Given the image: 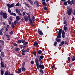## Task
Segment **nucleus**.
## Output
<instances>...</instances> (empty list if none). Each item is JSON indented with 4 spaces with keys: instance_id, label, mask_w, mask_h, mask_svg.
Wrapping results in <instances>:
<instances>
[{
    "instance_id": "obj_11",
    "label": "nucleus",
    "mask_w": 75,
    "mask_h": 75,
    "mask_svg": "<svg viewBox=\"0 0 75 75\" xmlns=\"http://www.w3.org/2000/svg\"><path fill=\"white\" fill-rule=\"evenodd\" d=\"M24 19L25 20V21L26 22L28 21V16H25L24 17Z\"/></svg>"
},
{
    "instance_id": "obj_51",
    "label": "nucleus",
    "mask_w": 75,
    "mask_h": 75,
    "mask_svg": "<svg viewBox=\"0 0 75 75\" xmlns=\"http://www.w3.org/2000/svg\"><path fill=\"white\" fill-rule=\"evenodd\" d=\"M38 3V1H36L34 2V4H37Z\"/></svg>"
},
{
    "instance_id": "obj_13",
    "label": "nucleus",
    "mask_w": 75,
    "mask_h": 75,
    "mask_svg": "<svg viewBox=\"0 0 75 75\" xmlns=\"http://www.w3.org/2000/svg\"><path fill=\"white\" fill-rule=\"evenodd\" d=\"M26 14H27L28 16L29 20H30L31 19V16L30 15V13H27Z\"/></svg>"
},
{
    "instance_id": "obj_63",
    "label": "nucleus",
    "mask_w": 75,
    "mask_h": 75,
    "mask_svg": "<svg viewBox=\"0 0 75 75\" xmlns=\"http://www.w3.org/2000/svg\"><path fill=\"white\" fill-rule=\"evenodd\" d=\"M3 25H6V23H5V22H3Z\"/></svg>"
},
{
    "instance_id": "obj_9",
    "label": "nucleus",
    "mask_w": 75,
    "mask_h": 75,
    "mask_svg": "<svg viewBox=\"0 0 75 75\" xmlns=\"http://www.w3.org/2000/svg\"><path fill=\"white\" fill-rule=\"evenodd\" d=\"M4 64H3V62L2 61H1V67L2 68H4Z\"/></svg>"
},
{
    "instance_id": "obj_30",
    "label": "nucleus",
    "mask_w": 75,
    "mask_h": 75,
    "mask_svg": "<svg viewBox=\"0 0 75 75\" xmlns=\"http://www.w3.org/2000/svg\"><path fill=\"white\" fill-rule=\"evenodd\" d=\"M8 11L11 14V10H10V9L8 8Z\"/></svg>"
},
{
    "instance_id": "obj_54",
    "label": "nucleus",
    "mask_w": 75,
    "mask_h": 75,
    "mask_svg": "<svg viewBox=\"0 0 75 75\" xmlns=\"http://www.w3.org/2000/svg\"><path fill=\"white\" fill-rule=\"evenodd\" d=\"M68 61H69V62H70V57H69L68 58Z\"/></svg>"
},
{
    "instance_id": "obj_23",
    "label": "nucleus",
    "mask_w": 75,
    "mask_h": 75,
    "mask_svg": "<svg viewBox=\"0 0 75 75\" xmlns=\"http://www.w3.org/2000/svg\"><path fill=\"white\" fill-rule=\"evenodd\" d=\"M22 71H25V69L24 68V66L22 67Z\"/></svg>"
},
{
    "instance_id": "obj_39",
    "label": "nucleus",
    "mask_w": 75,
    "mask_h": 75,
    "mask_svg": "<svg viewBox=\"0 0 75 75\" xmlns=\"http://www.w3.org/2000/svg\"><path fill=\"white\" fill-rule=\"evenodd\" d=\"M57 38H61V36L60 35H58L57 36Z\"/></svg>"
},
{
    "instance_id": "obj_4",
    "label": "nucleus",
    "mask_w": 75,
    "mask_h": 75,
    "mask_svg": "<svg viewBox=\"0 0 75 75\" xmlns=\"http://www.w3.org/2000/svg\"><path fill=\"white\" fill-rule=\"evenodd\" d=\"M2 16L3 17V18H4L5 19H6V18H7V17H8L7 14H6L4 12L3 13Z\"/></svg>"
},
{
    "instance_id": "obj_50",
    "label": "nucleus",
    "mask_w": 75,
    "mask_h": 75,
    "mask_svg": "<svg viewBox=\"0 0 75 75\" xmlns=\"http://www.w3.org/2000/svg\"><path fill=\"white\" fill-rule=\"evenodd\" d=\"M73 15H74V16H75V9H74Z\"/></svg>"
},
{
    "instance_id": "obj_60",
    "label": "nucleus",
    "mask_w": 75,
    "mask_h": 75,
    "mask_svg": "<svg viewBox=\"0 0 75 75\" xmlns=\"http://www.w3.org/2000/svg\"><path fill=\"white\" fill-rule=\"evenodd\" d=\"M25 13L24 12H23V16H25Z\"/></svg>"
},
{
    "instance_id": "obj_61",
    "label": "nucleus",
    "mask_w": 75,
    "mask_h": 75,
    "mask_svg": "<svg viewBox=\"0 0 75 75\" xmlns=\"http://www.w3.org/2000/svg\"><path fill=\"white\" fill-rule=\"evenodd\" d=\"M22 54L23 55H25V53L24 52H22Z\"/></svg>"
},
{
    "instance_id": "obj_1",
    "label": "nucleus",
    "mask_w": 75,
    "mask_h": 75,
    "mask_svg": "<svg viewBox=\"0 0 75 75\" xmlns=\"http://www.w3.org/2000/svg\"><path fill=\"white\" fill-rule=\"evenodd\" d=\"M7 6L8 8H11L12 7H14L15 5H14V3H12L11 4H7Z\"/></svg>"
},
{
    "instance_id": "obj_35",
    "label": "nucleus",
    "mask_w": 75,
    "mask_h": 75,
    "mask_svg": "<svg viewBox=\"0 0 75 75\" xmlns=\"http://www.w3.org/2000/svg\"><path fill=\"white\" fill-rule=\"evenodd\" d=\"M17 43H18V44H20L21 42V41L20 40H19L17 41Z\"/></svg>"
},
{
    "instance_id": "obj_62",
    "label": "nucleus",
    "mask_w": 75,
    "mask_h": 75,
    "mask_svg": "<svg viewBox=\"0 0 75 75\" xmlns=\"http://www.w3.org/2000/svg\"><path fill=\"white\" fill-rule=\"evenodd\" d=\"M11 21H9V24L10 25V24H11Z\"/></svg>"
},
{
    "instance_id": "obj_44",
    "label": "nucleus",
    "mask_w": 75,
    "mask_h": 75,
    "mask_svg": "<svg viewBox=\"0 0 75 75\" xmlns=\"http://www.w3.org/2000/svg\"><path fill=\"white\" fill-rule=\"evenodd\" d=\"M40 58L41 59H43L44 58V56L42 55L40 57Z\"/></svg>"
},
{
    "instance_id": "obj_16",
    "label": "nucleus",
    "mask_w": 75,
    "mask_h": 75,
    "mask_svg": "<svg viewBox=\"0 0 75 75\" xmlns=\"http://www.w3.org/2000/svg\"><path fill=\"white\" fill-rule=\"evenodd\" d=\"M62 29H60L59 30V32L58 33V35H61V31H62Z\"/></svg>"
},
{
    "instance_id": "obj_29",
    "label": "nucleus",
    "mask_w": 75,
    "mask_h": 75,
    "mask_svg": "<svg viewBox=\"0 0 75 75\" xmlns=\"http://www.w3.org/2000/svg\"><path fill=\"white\" fill-rule=\"evenodd\" d=\"M61 44L62 45H64V43H65V41H62L60 42Z\"/></svg>"
},
{
    "instance_id": "obj_59",
    "label": "nucleus",
    "mask_w": 75,
    "mask_h": 75,
    "mask_svg": "<svg viewBox=\"0 0 75 75\" xmlns=\"http://www.w3.org/2000/svg\"><path fill=\"white\" fill-rule=\"evenodd\" d=\"M6 36L8 38H9V37H10V36H9V35H6Z\"/></svg>"
},
{
    "instance_id": "obj_32",
    "label": "nucleus",
    "mask_w": 75,
    "mask_h": 75,
    "mask_svg": "<svg viewBox=\"0 0 75 75\" xmlns=\"http://www.w3.org/2000/svg\"><path fill=\"white\" fill-rule=\"evenodd\" d=\"M19 5H20V4L19 3H17L15 5V6L16 7H17V6H18Z\"/></svg>"
},
{
    "instance_id": "obj_53",
    "label": "nucleus",
    "mask_w": 75,
    "mask_h": 75,
    "mask_svg": "<svg viewBox=\"0 0 75 75\" xmlns=\"http://www.w3.org/2000/svg\"><path fill=\"white\" fill-rule=\"evenodd\" d=\"M71 2L72 4H75V3H74V1L73 0H72L71 1Z\"/></svg>"
},
{
    "instance_id": "obj_7",
    "label": "nucleus",
    "mask_w": 75,
    "mask_h": 75,
    "mask_svg": "<svg viewBox=\"0 0 75 75\" xmlns=\"http://www.w3.org/2000/svg\"><path fill=\"white\" fill-rule=\"evenodd\" d=\"M38 33L40 35H43V33H42V31L40 30V29H38Z\"/></svg>"
},
{
    "instance_id": "obj_5",
    "label": "nucleus",
    "mask_w": 75,
    "mask_h": 75,
    "mask_svg": "<svg viewBox=\"0 0 75 75\" xmlns=\"http://www.w3.org/2000/svg\"><path fill=\"white\" fill-rule=\"evenodd\" d=\"M38 69H39V68L40 69H44V66L43 65L40 64L38 65Z\"/></svg>"
},
{
    "instance_id": "obj_31",
    "label": "nucleus",
    "mask_w": 75,
    "mask_h": 75,
    "mask_svg": "<svg viewBox=\"0 0 75 75\" xmlns=\"http://www.w3.org/2000/svg\"><path fill=\"white\" fill-rule=\"evenodd\" d=\"M38 53L39 54H41V53H42V51L41 50H39L38 51Z\"/></svg>"
},
{
    "instance_id": "obj_57",
    "label": "nucleus",
    "mask_w": 75,
    "mask_h": 75,
    "mask_svg": "<svg viewBox=\"0 0 75 75\" xmlns=\"http://www.w3.org/2000/svg\"><path fill=\"white\" fill-rule=\"evenodd\" d=\"M56 45H57V42H55L54 44V46H56Z\"/></svg>"
},
{
    "instance_id": "obj_46",
    "label": "nucleus",
    "mask_w": 75,
    "mask_h": 75,
    "mask_svg": "<svg viewBox=\"0 0 75 75\" xmlns=\"http://www.w3.org/2000/svg\"><path fill=\"white\" fill-rule=\"evenodd\" d=\"M62 37H63V38H64L65 37V34H62Z\"/></svg>"
},
{
    "instance_id": "obj_47",
    "label": "nucleus",
    "mask_w": 75,
    "mask_h": 75,
    "mask_svg": "<svg viewBox=\"0 0 75 75\" xmlns=\"http://www.w3.org/2000/svg\"><path fill=\"white\" fill-rule=\"evenodd\" d=\"M27 44H28V42H25V43H24L23 44V45H27Z\"/></svg>"
},
{
    "instance_id": "obj_37",
    "label": "nucleus",
    "mask_w": 75,
    "mask_h": 75,
    "mask_svg": "<svg viewBox=\"0 0 75 75\" xmlns=\"http://www.w3.org/2000/svg\"><path fill=\"white\" fill-rule=\"evenodd\" d=\"M40 72H41V73H42V74H43L44 73L42 70V69H41L40 70Z\"/></svg>"
},
{
    "instance_id": "obj_41",
    "label": "nucleus",
    "mask_w": 75,
    "mask_h": 75,
    "mask_svg": "<svg viewBox=\"0 0 75 75\" xmlns=\"http://www.w3.org/2000/svg\"><path fill=\"white\" fill-rule=\"evenodd\" d=\"M42 4L44 6H46V3H45V2H43L42 3Z\"/></svg>"
},
{
    "instance_id": "obj_40",
    "label": "nucleus",
    "mask_w": 75,
    "mask_h": 75,
    "mask_svg": "<svg viewBox=\"0 0 75 75\" xmlns=\"http://www.w3.org/2000/svg\"><path fill=\"white\" fill-rule=\"evenodd\" d=\"M16 51H18V52L19 51V50H20V48H17L16 49Z\"/></svg>"
},
{
    "instance_id": "obj_19",
    "label": "nucleus",
    "mask_w": 75,
    "mask_h": 75,
    "mask_svg": "<svg viewBox=\"0 0 75 75\" xmlns=\"http://www.w3.org/2000/svg\"><path fill=\"white\" fill-rule=\"evenodd\" d=\"M16 21H18V20H19L20 19V16H18L16 17Z\"/></svg>"
},
{
    "instance_id": "obj_52",
    "label": "nucleus",
    "mask_w": 75,
    "mask_h": 75,
    "mask_svg": "<svg viewBox=\"0 0 75 75\" xmlns=\"http://www.w3.org/2000/svg\"><path fill=\"white\" fill-rule=\"evenodd\" d=\"M65 31H64V30H62V34H65Z\"/></svg>"
},
{
    "instance_id": "obj_10",
    "label": "nucleus",
    "mask_w": 75,
    "mask_h": 75,
    "mask_svg": "<svg viewBox=\"0 0 75 75\" xmlns=\"http://www.w3.org/2000/svg\"><path fill=\"white\" fill-rule=\"evenodd\" d=\"M64 30L65 32H67V31H68V28L67 27H66L65 26V25H64Z\"/></svg>"
},
{
    "instance_id": "obj_8",
    "label": "nucleus",
    "mask_w": 75,
    "mask_h": 75,
    "mask_svg": "<svg viewBox=\"0 0 75 75\" xmlns=\"http://www.w3.org/2000/svg\"><path fill=\"white\" fill-rule=\"evenodd\" d=\"M16 11L18 13V14L19 15H20V16H22V14H21V13H20V12L18 9H16Z\"/></svg>"
},
{
    "instance_id": "obj_64",
    "label": "nucleus",
    "mask_w": 75,
    "mask_h": 75,
    "mask_svg": "<svg viewBox=\"0 0 75 75\" xmlns=\"http://www.w3.org/2000/svg\"><path fill=\"white\" fill-rule=\"evenodd\" d=\"M13 45H14V46H17V44H16V43L13 44Z\"/></svg>"
},
{
    "instance_id": "obj_20",
    "label": "nucleus",
    "mask_w": 75,
    "mask_h": 75,
    "mask_svg": "<svg viewBox=\"0 0 75 75\" xmlns=\"http://www.w3.org/2000/svg\"><path fill=\"white\" fill-rule=\"evenodd\" d=\"M28 1H29V3H30L32 5V6L34 5V3L31 0H28Z\"/></svg>"
},
{
    "instance_id": "obj_58",
    "label": "nucleus",
    "mask_w": 75,
    "mask_h": 75,
    "mask_svg": "<svg viewBox=\"0 0 75 75\" xmlns=\"http://www.w3.org/2000/svg\"><path fill=\"white\" fill-rule=\"evenodd\" d=\"M31 63L32 64H34V61H31Z\"/></svg>"
},
{
    "instance_id": "obj_28",
    "label": "nucleus",
    "mask_w": 75,
    "mask_h": 75,
    "mask_svg": "<svg viewBox=\"0 0 75 75\" xmlns=\"http://www.w3.org/2000/svg\"><path fill=\"white\" fill-rule=\"evenodd\" d=\"M18 73V74H20V72H21V68H20L17 71Z\"/></svg>"
},
{
    "instance_id": "obj_34",
    "label": "nucleus",
    "mask_w": 75,
    "mask_h": 75,
    "mask_svg": "<svg viewBox=\"0 0 75 75\" xmlns=\"http://www.w3.org/2000/svg\"><path fill=\"white\" fill-rule=\"evenodd\" d=\"M25 4V5L26 6H27V7H29L30 8V6H28V4L27 3H24Z\"/></svg>"
},
{
    "instance_id": "obj_22",
    "label": "nucleus",
    "mask_w": 75,
    "mask_h": 75,
    "mask_svg": "<svg viewBox=\"0 0 75 75\" xmlns=\"http://www.w3.org/2000/svg\"><path fill=\"white\" fill-rule=\"evenodd\" d=\"M67 3L69 4H71V5H72V4L71 3L70 0H68L67 1Z\"/></svg>"
},
{
    "instance_id": "obj_56",
    "label": "nucleus",
    "mask_w": 75,
    "mask_h": 75,
    "mask_svg": "<svg viewBox=\"0 0 75 75\" xmlns=\"http://www.w3.org/2000/svg\"><path fill=\"white\" fill-rule=\"evenodd\" d=\"M66 23H67V21H64V23H63L64 24H65Z\"/></svg>"
},
{
    "instance_id": "obj_14",
    "label": "nucleus",
    "mask_w": 75,
    "mask_h": 75,
    "mask_svg": "<svg viewBox=\"0 0 75 75\" xmlns=\"http://www.w3.org/2000/svg\"><path fill=\"white\" fill-rule=\"evenodd\" d=\"M29 21L31 25L32 26V27H33V26H34V25H33V21H32V20H31V19H30V20H29Z\"/></svg>"
},
{
    "instance_id": "obj_45",
    "label": "nucleus",
    "mask_w": 75,
    "mask_h": 75,
    "mask_svg": "<svg viewBox=\"0 0 75 75\" xmlns=\"http://www.w3.org/2000/svg\"><path fill=\"white\" fill-rule=\"evenodd\" d=\"M19 48H21V49H22L23 48V46L21 45H19Z\"/></svg>"
},
{
    "instance_id": "obj_12",
    "label": "nucleus",
    "mask_w": 75,
    "mask_h": 75,
    "mask_svg": "<svg viewBox=\"0 0 75 75\" xmlns=\"http://www.w3.org/2000/svg\"><path fill=\"white\" fill-rule=\"evenodd\" d=\"M1 75H3V74H4V70L3 69V68H2L1 67Z\"/></svg>"
},
{
    "instance_id": "obj_15",
    "label": "nucleus",
    "mask_w": 75,
    "mask_h": 75,
    "mask_svg": "<svg viewBox=\"0 0 75 75\" xmlns=\"http://www.w3.org/2000/svg\"><path fill=\"white\" fill-rule=\"evenodd\" d=\"M38 43L37 42H34V43L33 44V45L35 46V47H36L38 45Z\"/></svg>"
},
{
    "instance_id": "obj_17",
    "label": "nucleus",
    "mask_w": 75,
    "mask_h": 75,
    "mask_svg": "<svg viewBox=\"0 0 75 75\" xmlns=\"http://www.w3.org/2000/svg\"><path fill=\"white\" fill-rule=\"evenodd\" d=\"M1 56L2 57H4V53L3 52H1Z\"/></svg>"
},
{
    "instance_id": "obj_25",
    "label": "nucleus",
    "mask_w": 75,
    "mask_h": 75,
    "mask_svg": "<svg viewBox=\"0 0 75 75\" xmlns=\"http://www.w3.org/2000/svg\"><path fill=\"white\" fill-rule=\"evenodd\" d=\"M11 27L12 28H14L15 26H14V23L12 22L11 24Z\"/></svg>"
},
{
    "instance_id": "obj_33",
    "label": "nucleus",
    "mask_w": 75,
    "mask_h": 75,
    "mask_svg": "<svg viewBox=\"0 0 75 75\" xmlns=\"http://www.w3.org/2000/svg\"><path fill=\"white\" fill-rule=\"evenodd\" d=\"M14 23V24L15 25H16V24H17V23H18V22H17L16 21H14V22L13 23Z\"/></svg>"
},
{
    "instance_id": "obj_49",
    "label": "nucleus",
    "mask_w": 75,
    "mask_h": 75,
    "mask_svg": "<svg viewBox=\"0 0 75 75\" xmlns=\"http://www.w3.org/2000/svg\"><path fill=\"white\" fill-rule=\"evenodd\" d=\"M21 51H22V52H25V50L24 49H22L21 50Z\"/></svg>"
},
{
    "instance_id": "obj_48",
    "label": "nucleus",
    "mask_w": 75,
    "mask_h": 75,
    "mask_svg": "<svg viewBox=\"0 0 75 75\" xmlns=\"http://www.w3.org/2000/svg\"><path fill=\"white\" fill-rule=\"evenodd\" d=\"M43 8L45 10H47V8L46 7H44Z\"/></svg>"
},
{
    "instance_id": "obj_36",
    "label": "nucleus",
    "mask_w": 75,
    "mask_h": 75,
    "mask_svg": "<svg viewBox=\"0 0 75 75\" xmlns=\"http://www.w3.org/2000/svg\"><path fill=\"white\" fill-rule=\"evenodd\" d=\"M64 4L65 6H67V4H67V2H64Z\"/></svg>"
},
{
    "instance_id": "obj_3",
    "label": "nucleus",
    "mask_w": 75,
    "mask_h": 75,
    "mask_svg": "<svg viewBox=\"0 0 75 75\" xmlns=\"http://www.w3.org/2000/svg\"><path fill=\"white\" fill-rule=\"evenodd\" d=\"M72 12V9L71 8L69 10H67V14L69 16L71 15Z\"/></svg>"
},
{
    "instance_id": "obj_21",
    "label": "nucleus",
    "mask_w": 75,
    "mask_h": 75,
    "mask_svg": "<svg viewBox=\"0 0 75 75\" xmlns=\"http://www.w3.org/2000/svg\"><path fill=\"white\" fill-rule=\"evenodd\" d=\"M75 56H73L71 57V60L72 61H75Z\"/></svg>"
},
{
    "instance_id": "obj_2",
    "label": "nucleus",
    "mask_w": 75,
    "mask_h": 75,
    "mask_svg": "<svg viewBox=\"0 0 75 75\" xmlns=\"http://www.w3.org/2000/svg\"><path fill=\"white\" fill-rule=\"evenodd\" d=\"M38 61H39V60L37 58H36L35 59V62L36 63V65L38 69H39L38 68V65H39V63H38Z\"/></svg>"
},
{
    "instance_id": "obj_27",
    "label": "nucleus",
    "mask_w": 75,
    "mask_h": 75,
    "mask_svg": "<svg viewBox=\"0 0 75 75\" xmlns=\"http://www.w3.org/2000/svg\"><path fill=\"white\" fill-rule=\"evenodd\" d=\"M39 62L41 64H42L43 63L42 62V61H41V59L40 58L39 59Z\"/></svg>"
},
{
    "instance_id": "obj_6",
    "label": "nucleus",
    "mask_w": 75,
    "mask_h": 75,
    "mask_svg": "<svg viewBox=\"0 0 75 75\" xmlns=\"http://www.w3.org/2000/svg\"><path fill=\"white\" fill-rule=\"evenodd\" d=\"M4 28H2L0 30V35L1 36L3 35V30H4Z\"/></svg>"
},
{
    "instance_id": "obj_55",
    "label": "nucleus",
    "mask_w": 75,
    "mask_h": 75,
    "mask_svg": "<svg viewBox=\"0 0 75 75\" xmlns=\"http://www.w3.org/2000/svg\"><path fill=\"white\" fill-rule=\"evenodd\" d=\"M3 12H1L0 13V14L1 16H3Z\"/></svg>"
},
{
    "instance_id": "obj_26",
    "label": "nucleus",
    "mask_w": 75,
    "mask_h": 75,
    "mask_svg": "<svg viewBox=\"0 0 75 75\" xmlns=\"http://www.w3.org/2000/svg\"><path fill=\"white\" fill-rule=\"evenodd\" d=\"M32 19L33 21H34L35 20V17L34 16H32Z\"/></svg>"
},
{
    "instance_id": "obj_18",
    "label": "nucleus",
    "mask_w": 75,
    "mask_h": 75,
    "mask_svg": "<svg viewBox=\"0 0 75 75\" xmlns=\"http://www.w3.org/2000/svg\"><path fill=\"white\" fill-rule=\"evenodd\" d=\"M10 72L6 71L5 73V75H10Z\"/></svg>"
},
{
    "instance_id": "obj_43",
    "label": "nucleus",
    "mask_w": 75,
    "mask_h": 75,
    "mask_svg": "<svg viewBox=\"0 0 75 75\" xmlns=\"http://www.w3.org/2000/svg\"><path fill=\"white\" fill-rule=\"evenodd\" d=\"M9 34H10V35H11L12 34H13V32L12 31H11L9 33Z\"/></svg>"
},
{
    "instance_id": "obj_42",
    "label": "nucleus",
    "mask_w": 75,
    "mask_h": 75,
    "mask_svg": "<svg viewBox=\"0 0 75 75\" xmlns=\"http://www.w3.org/2000/svg\"><path fill=\"white\" fill-rule=\"evenodd\" d=\"M25 40H22L21 41V42L22 43H24L25 42Z\"/></svg>"
},
{
    "instance_id": "obj_24",
    "label": "nucleus",
    "mask_w": 75,
    "mask_h": 75,
    "mask_svg": "<svg viewBox=\"0 0 75 75\" xmlns=\"http://www.w3.org/2000/svg\"><path fill=\"white\" fill-rule=\"evenodd\" d=\"M56 40L58 42H60V41H61V39H58V38H56Z\"/></svg>"
},
{
    "instance_id": "obj_38",
    "label": "nucleus",
    "mask_w": 75,
    "mask_h": 75,
    "mask_svg": "<svg viewBox=\"0 0 75 75\" xmlns=\"http://www.w3.org/2000/svg\"><path fill=\"white\" fill-rule=\"evenodd\" d=\"M11 15H13L14 16H16V13H11Z\"/></svg>"
}]
</instances>
